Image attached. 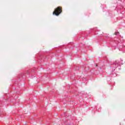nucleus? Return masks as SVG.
<instances>
[{"instance_id": "nucleus-1", "label": "nucleus", "mask_w": 125, "mask_h": 125, "mask_svg": "<svg viewBox=\"0 0 125 125\" xmlns=\"http://www.w3.org/2000/svg\"><path fill=\"white\" fill-rule=\"evenodd\" d=\"M61 12H62V8L60 7H58L55 9V11L53 12V15L55 14L56 16H59Z\"/></svg>"}, {"instance_id": "nucleus-2", "label": "nucleus", "mask_w": 125, "mask_h": 125, "mask_svg": "<svg viewBox=\"0 0 125 125\" xmlns=\"http://www.w3.org/2000/svg\"><path fill=\"white\" fill-rule=\"evenodd\" d=\"M124 63H123V60H120V63L119 61H116L113 63V65H114L116 68H118L119 66H121V65H123Z\"/></svg>"}, {"instance_id": "nucleus-3", "label": "nucleus", "mask_w": 125, "mask_h": 125, "mask_svg": "<svg viewBox=\"0 0 125 125\" xmlns=\"http://www.w3.org/2000/svg\"><path fill=\"white\" fill-rule=\"evenodd\" d=\"M113 77H117V74L114 73V74H113Z\"/></svg>"}, {"instance_id": "nucleus-4", "label": "nucleus", "mask_w": 125, "mask_h": 125, "mask_svg": "<svg viewBox=\"0 0 125 125\" xmlns=\"http://www.w3.org/2000/svg\"><path fill=\"white\" fill-rule=\"evenodd\" d=\"M118 34H119V32H115V33H114V35H118Z\"/></svg>"}, {"instance_id": "nucleus-5", "label": "nucleus", "mask_w": 125, "mask_h": 125, "mask_svg": "<svg viewBox=\"0 0 125 125\" xmlns=\"http://www.w3.org/2000/svg\"><path fill=\"white\" fill-rule=\"evenodd\" d=\"M113 70H114V71H115V68L113 67Z\"/></svg>"}, {"instance_id": "nucleus-6", "label": "nucleus", "mask_w": 125, "mask_h": 125, "mask_svg": "<svg viewBox=\"0 0 125 125\" xmlns=\"http://www.w3.org/2000/svg\"><path fill=\"white\" fill-rule=\"evenodd\" d=\"M96 67H97V65H96Z\"/></svg>"}]
</instances>
